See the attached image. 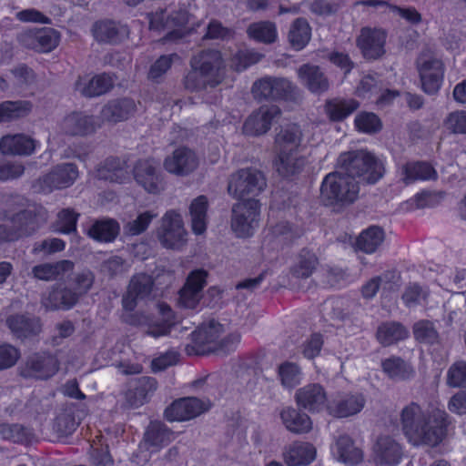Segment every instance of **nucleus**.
Returning a JSON list of instances; mask_svg holds the SVG:
<instances>
[{"label": "nucleus", "instance_id": "obj_53", "mask_svg": "<svg viewBox=\"0 0 466 466\" xmlns=\"http://www.w3.org/2000/svg\"><path fill=\"white\" fill-rule=\"evenodd\" d=\"M29 36L35 41L32 44V47L38 52H49L56 48L59 43V35L52 28L41 29L34 35Z\"/></svg>", "mask_w": 466, "mask_h": 466}, {"label": "nucleus", "instance_id": "obj_33", "mask_svg": "<svg viewBox=\"0 0 466 466\" xmlns=\"http://www.w3.org/2000/svg\"><path fill=\"white\" fill-rule=\"evenodd\" d=\"M332 452L338 461L350 465H356L363 461V451L355 446L351 438L341 435L332 447Z\"/></svg>", "mask_w": 466, "mask_h": 466}, {"label": "nucleus", "instance_id": "obj_26", "mask_svg": "<svg viewBox=\"0 0 466 466\" xmlns=\"http://www.w3.org/2000/svg\"><path fill=\"white\" fill-rule=\"evenodd\" d=\"M98 126L92 116L74 112L61 121L60 129L66 135L86 136L93 133Z\"/></svg>", "mask_w": 466, "mask_h": 466}, {"label": "nucleus", "instance_id": "obj_44", "mask_svg": "<svg viewBox=\"0 0 466 466\" xmlns=\"http://www.w3.org/2000/svg\"><path fill=\"white\" fill-rule=\"evenodd\" d=\"M318 263V258L313 252L302 249L296 257L290 273L297 279H307L312 275Z\"/></svg>", "mask_w": 466, "mask_h": 466}, {"label": "nucleus", "instance_id": "obj_11", "mask_svg": "<svg viewBox=\"0 0 466 466\" xmlns=\"http://www.w3.org/2000/svg\"><path fill=\"white\" fill-rule=\"evenodd\" d=\"M297 90L286 78L264 77L254 83L252 92L255 97L265 99H290Z\"/></svg>", "mask_w": 466, "mask_h": 466}, {"label": "nucleus", "instance_id": "obj_56", "mask_svg": "<svg viewBox=\"0 0 466 466\" xmlns=\"http://www.w3.org/2000/svg\"><path fill=\"white\" fill-rule=\"evenodd\" d=\"M356 128L362 133H376L381 128L380 118L370 112H361L358 114L354 120Z\"/></svg>", "mask_w": 466, "mask_h": 466}, {"label": "nucleus", "instance_id": "obj_40", "mask_svg": "<svg viewBox=\"0 0 466 466\" xmlns=\"http://www.w3.org/2000/svg\"><path fill=\"white\" fill-rule=\"evenodd\" d=\"M74 264L70 260H61L56 263H44L33 268L34 277L41 280H53L63 277L73 270Z\"/></svg>", "mask_w": 466, "mask_h": 466}, {"label": "nucleus", "instance_id": "obj_8", "mask_svg": "<svg viewBox=\"0 0 466 466\" xmlns=\"http://www.w3.org/2000/svg\"><path fill=\"white\" fill-rule=\"evenodd\" d=\"M260 214L259 202L254 198L243 200L233 206L231 228L239 238L253 235L258 227Z\"/></svg>", "mask_w": 466, "mask_h": 466}, {"label": "nucleus", "instance_id": "obj_19", "mask_svg": "<svg viewBox=\"0 0 466 466\" xmlns=\"http://www.w3.org/2000/svg\"><path fill=\"white\" fill-rule=\"evenodd\" d=\"M208 272L195 269L188 275L184 287L179 292V305L187 309H194L202 298V290L206 285Z\"/></svg>", "mask_w": 466, "mask_h": 466}, {"label": "nucleus", "instance_id": "obj_22", "mask_svg": "<svg viewBox=\"0 0 466 466\" xmlns=\"http://www.w3.org/2000/svg\"><path fill=\"white\" fill-rule=\"evenodd\" d=\"M361 393H344L329 401L328 412L337 418H347L358 414L365 406Z\"/></svg>", "mask_w": 466, "mask_h": 466}, {"label": "nucleus", "instance_id": "obj_3", "mask_svg": "<svg viewBox=\"0 0 466 466\" xmlns=\"http://www.w3.org/2000/svg\"><path fill=\"white\" fill-rule=\"evenodd\" d=\"M338 165L343 172L349 173L355 179L369 184L379 181L384 174V161L367 150L341 153Z\"/></svg>", "mask_w": 466, "mask_h": 466}, {"label": "nucleus", "instance_id": "obj_1", "mask_svg": "<svg viewBox=\"0 0 466 466\" xmlns=\"http://www.w3.org/2000/svg\"><path fill=\"white\" fill-rule=\"evenodd\" d=\"M447 413L439 408L424 410L416 402L404 406L400 411L401 431L413 446H436L445 437Z\"/></svg>", "mask_w": 466, "mask_h": 466}, {"label": "nucleus", "instance_id": "obj_63", "mask_svg": "<svg viewBox=\"0 0 466 466\" xmlns=\"http://www.w3.org/2000/svg\"><path fill=\"white\" fill-rule=\"evenodd\" d=\"M77 214L73 210L64 209L57 215L56 230L61 233L68 234L76 230Z\"/></svg>", "mask_w": 466, "mask_h": 466}, {"label": "nucleus", "instance_id": "obj_62", "mask_svg": "<svg viewBox=\"0 0 466 466\" xmlns=\"http://www.w3.org/2000/svg\"><path fill=\"white\" fill-rule=\"evenodd\" d=\"M262 56L254 51H240L231 61V66L237 71H242L249 66L258 63Z\"/></svg>", "mask_w": 466, "mask_h": 466}, {"label": "nucleus", "instance_id": "obj_34", "mask_svg": "<svg viewBox=\"0 0 466 466\" xmlns=\"http://www.w3.org/2000/svg\"><path fill=\"white\" fill-rule=\"evenodd\" d=\"M35 148V141L22 134L5 136L0 140V152L4 155H30Z\"/></svg>", "mask_w": 466, "mask_h": 466}, {"label": "nucleus", "instance_id": "obj_45", "mask_svg": "<svg viewBox=\"0 0 466 466\" xmlns=\"http://www.w3.org/2000/svg\"><path fill=\"white\" fill-rule=\"evenodd\" d=\"M359 106L354 99L334 98L326 102L325 111L332 121H340L352 114Z\"/></svg>", "mask_w": 466, "mask_h": 466}, {"label": "nucleus", "instance_id": "obj_39", "mask_svg": "<svg viewBox=\"0 0 466 466\" xmlns=\"http://www.w3.org/2000/svg\"><path fill=\"white\" fill-rule=\"evenodd\" d=\"M400 178L406 185L419 180L436 179V170L428 163L413 162L403 165L400 169Z\"/></svg>", "mask_w": 466, "mask_h": 466}, {"label": "nucleus", "instance_id": "obj_32", "mask_svg": "<svg viewBox=\"0 0 466 466\" xmlns=\"http://www.w3.org/2000/svg\"><path fill=\"white\" fill-rule=\"evenodd\" d=\"M298 77L310 92L320 94L329 89V81L317 66L305 64L298 71Z\"/></svg>", "mask_w": 466, "mask_h": 466}, {"label": "nucleus", "instance_id": "obj_60", "mask_svg": "<svg viewBox=\"0 0 466 466\" xmlns=\"http://www.w3.org/2000/svg\"><path fill=\"white\" fill-rule=\"evenodd\" d=\"M78 423L76 421L73 414L69 411H64L56 418L53 430L61 436L72 434Z\"/></svg>", "mask_w": 466, "mask_h": 466}, {"label": "nucleus", "instance_id": "obj_12", "mask_svg": "<svg viewBox=\"0 0 466 466\" xmlns=\"http://www.w3.org/2000/svg\"><path fill=\"white\" fill-rule=\"evenodd\" d=\"M199 166V157L188 147H180L168 155L163 162L165 170L172 175L187 177Z\"/></svg>", "mask_w": 466, "mask_h": 466}, {"label": "nucleus", "instance_id": "obj_50", "mask_svg": "<svg viewBox=\"0 0 466 466\" xmlns=\"http://www.w3.org/2000/svg\"><path fill=\"white\" fill-rule=\"evenodd\" d=\"M384 240V232L379 227H370L364 230L357 240V247L366 252L373 253Z\"/></svg>", "mask_w": 466, "mask_h": 466}, {"label": "nucleus", "instance_id": "obj_6", "mask_svg": "<svg viewBox=\"0 0 466 466\" xmlns=\"http://www.w3.org/2000/svg\"><path fill=\"white\" fill-rule=\"evenodd\" d=\"M156 235L163 248L181 250L187 242V231L181 214L175 210L167 211L159 221Z\"/></svg>", "mask_w": 466, "mask_h": 466}, {"label": "nucleus", "instance_id": "obj_24", "mask_svg": "<svg viewBox=\"0 0 466 466\" xmlns=\"http://www.w3.org/2000/svg\"><path fill=\"white\" fill-rule=\"evenodd\" d=\"M403 451L401 445L390 436H380L372 449V458L377 464L395 466L400 463Z\"/></svg>", "mask_w": 466, "mask_h": 466}, {"label": "nucleus", "instance_id": "obj_38", "mask_svg": "<svg viewBox=\"0 0 466 466\" xmlns=\"http://www.w3.org/2000/svg\"><path fill=\"white\" fill-rule=\"evenodd\" d=\"M280 419L286 429L293 433H307L312 429L310 418L292 407L283 408L280 411Z\"/></svg>", "mask_w": 466, "mask_h": 466}, {"label": "nucleus", "instance_id": "obj_52", "mask_svg": "<svg viewBox=\"0 0 466 466\" xmlns=\"http://www.w3.org/2000/svg\"><path fill=\"white\" fill-rule=\"evenodd\" d=\"M278 375L281 385L286 389H293L300 384L303 374L301 369L293 362L286 361L278 368Z\"/></svg>", "mask_w": 466, "mask_h": 466}, {"label": "nucleus", "instance_id": "obj_4", "mask_svg": "<svg viewBox=\"0 0 466 466\" xmlns=\"http://www.w3.org/2000/svg\"><path fill=\"white\" fill-rule=\"evenodd\" d=\"M149 29L156 32H166L167 40L182 38L199 26L191 21L189 14L184 10H157L147 15Z\"/></svg>", "mask_w": 466, "mask_h": 466}, {"label": "nucleus", "instance_id": "obj_58", "mask_svg": "<svg viewBox=\"0 0 466 466\" xmlns=\"http://www.w3.org/2000/svg\"><path fill=\"white\" fill-rule=\"evenodd\" d=\"M0 435L3 439L14 442H25L28 441L31 433L22 425L2 423L0 424Z\"/></svg>", "mask_w": 466, "mask_h": 466}, {"label": "nucleus", "instance_id": "obj_21", "mask_svg": "<svg viewBox=\"0 0 466 466\" xmlns=\"http://www.w3.org/2000/svg\"><path fill=\"white\" fill-rule=\"evenodd\" d=\"M309 161L303 150L274 153L273 166L276 171L284 177H290L301 173Z\"/></svg>", "mask_w": 466, "mask_h": 466}, {"label": "nucleus", "instance_id": "obj_57", "mask_svg": "<svg viewBox=\"0 0 466 466\" xmlns=\"http://www.w3.org/2000/svg\"><path fill=\"white\" fill-rule=\"evenodd\" d=\"M157 217V213L154 211H144L138 214L134 220L129 221L125 226V230L131 236L139 235L148 228L151 221Z\"/></svg>", "mask_w": 466, "mask_h": 466}, {"label": "nucleus", "instance_id": "obj_7", "mask_svg": "<svg viewBox=\"0 0 466 466\" xmlns=\"http://www.w3.org/2000/svg\"><path fill=\"white\" fill-rule=\"evenodd\" d=\"M45 221L44 214L33 215L31 210L19 212L12 217L5 215L0 224V240L15 241L23 235L32 233Z\"/></svg>", "mask_w": 466, "mask_h": 466}, {"label": "nucleus", "instance_id": "obj_37", "mask_svg": "<svg viewBox=\"0 0 466 466\" xmlns=\"http://www.w3.org/2000/svg\"><path fill=\"white\" fill-rule=\"evenodd\" d=\"M11 331L18 338H29L39 334L42 323L39 318H28L24 315L11 316L6 319Z\"/></svg>", "mask_w": 466, "mask_h": 466}, {"label": "nucleus", "instance_id": "obj_29", "mask_svg": "<svg viewBox=\"0 0 466 466\" xmlns=\"http://www.w3.org/2000/svg\"><path fill=\"white\" fill-rule=\"evenodd\" d=\"M317 451L313 444L295 441L283 452L284 461L288 466H305L316 459Z\"/></svg>", "mask_w": 466, "mask_h": 466}, {"label": "nucleus", "instance_id": "obj_42", "mask_svg": "<svg viewBox=\"0 0 466 466\" xmlns=\"http://www.w3.org/2000/svg\"><path fill=\"white\" fill-rule=\"evenodd\" d=\"M158 309L163 319L162 323H151L147 317H143L137 322L139 325H146L147 327V333L154 338L167 335L174 324L172 309L165 304H160Z\"/></svg>", "mask_w": 466, "mask_h": 466}, {"label": "nucleus", "instance_id": "obj_43", "mask_svg": "<svg viewBox=\"0 0 466 466\" xmlns=\"http://www.w3.org/2000/svg\"><path fill=\"white\" fill-rule=\"evenodd\" d=\"M249 38L263 44H272L278 39L277 25L271 21L252 23L247 29Z\"/></svg>", "mask_w": 466, "mask_h": 466}, {"label": "nucleus", "instance_id": "obj_51", "mask_svg": "<svg viewBox=\"0 0 466 466\" xmlns=\"http://www.w3.org/2000/svg\"><path fill=\"white\" fill-rule=\"evenodd\" d=\"M27 101H5L0 104V122H8L25 116L31 111Z\"/></svg>", "mask_w": 466, "mask_h": 466}, {"label": "nucleus", "instance_id": "obj_16", "mask_svg": "<svg viewBox=\"0 0 466 466\" xmlns=\"http://www.w3.org/2000/svg\"><path fill=\"white\" fill-rule=\"evenodd\" d=\"M172 439V432L165 425L152 422L147 427L144 440L139 445V455L147 461L151 453L158 451Z\"/></svg>", "mask_w": 466, "mask_h": 466}, {"label": "nucleus", "instance_id": "obj_28", "mask_svg": "<svg viewBox=\"0 0 466 466\" xmlns=\"http://www.w3.org/2000/svg\"><path fill=\"white\" fill-rule=\"evenodd\" d=\"M111 76L100 74L94 76H81L76 83V90L85 96H97L106 93L113 86Z\"/></svg>", "mask_w": 466, "mask_h": 466}, {"label": "nucleus", "instance_id": "obj_10", "mask_svg": "<svg viewBox=\"0 0 466 466\" xmlns=\"http://www.w3.org/2000/svg\"><path fill=\"white\" fill-rule=\"evenodd\" d=\"M417 68L423 91L430 95L437 93L444 78L441 60L431 54L424 53L417 60Z\"/></svg>", "mask_w": 466, "mask_h": 466}, {"label": "nucleus", "instance_id": "obj_5", "mask_svg": "<svg viewBox=\"0 0 466 466\" xmlns=\"http://www.w3.org/2000/svg\"><path fill=\"white\" fill-rule=\"evenodd\" d=\"M359 185L349 173L331 172L325 176L320 186V199L327 206L346 205L355 201Z\"/></svg>", "mask_w": 466, "mask_h": 466}, {"label": "nucleus", "instance_id": "obj_15", "mask_svg": "<svg viewBox=\"0 0 466 466\" xmlns=\"http://www.w3.org/2000/svg\"><path fill=\"white\" fill-rule=\"evenodd\" d=\"M299 408L309 412H319L327 410L329 404L327 392L319 383H309L298 389L294 395Z\"/></svg>", "mask_w": 466, "mask_h": 466}, {"label": "nucleus", "instance_id": "obj_41", "mask_svg": "<svg viewBox=\"0 0 466 466\" xmlns=\"http://www.w3.org/2000/svg\"><path fill=\"white\" fill-rule=\"evenodd\" d=\"M311 38V27L304 18L296 19L289 27L288 39L297 51L302 50Z\"/></svg>", "mask_w": 466, "mask_h": 466}, {"label": "nucleus", "instance_id": "obj_64", "mask_svg": "<svg viewBox=\"0 0 466 466\" xmlns=\"http://www.w3.org/2000/svg\"><path fill=\"white\" fill-rule=\"evenodd\" d=\"M25 172V167L18 161H1L0 160V180L5 181L21 177Z\"/></svg>", "mask_w": 466, "mask_h": 466}, {"label": "nucleus", "instance_id": "obj_48", "mask_svg": "<svg viewBox=\"0 0 466 466\" xmlns=\"http://www.w3.org/2000/svg\"><path fill=\"white\" fill-rule=\"evenodd\" d=\"M408 335V330L402 325L395 322L384 323L379 327L377 331V338L384 346L402 340Z\"/></svg>", "mask_w": 466, "mask_h": 466}, {"label": "nucleus", "instance_id": "obj_25", "mask_svg": "<svg viewBox=\"0 0 466 466\" xmlns=\"http://www.w3.org/2000/svg\"><path fill=\"white\" fill-rule=\"evenodd\" d=\"M223 331V326L218 322L212 320L208 324H203L192 333V339L198 348L197 352L218 350L220 336Z\"/></svg>", "mask_w": 466, "mask_h": 466}, {"label": "nucleus", "instance_id": "obj_17", "mask_svg": "<svg viewBox=\"0 0 466 466\" xmlns=\"http://www.w3.org/2000/svg\"><path fill=\"white\" fill-rule=\"evenodd\" d=\"M280 115L276 106H263L253 112L243 125V133L258 137L266 134L271 127L273 120Z\"/></svg>", "mask_w": 466, "mask_h": 466}, {"label": "nucleus", "instance_id": "obj_59", "mask_svg": "<svg viewBox=\"0 0 466 466\" xmlns=\"http://www.w3.org/2000/svg\"><path fill=\"white\" fill-rule=\"evenodd\" d=\"M157 389L156 380L152 378L143 377L137 380V386L135 388L136 392L134 398H130V403L138 406L144 403L148 393L153 392Z\"/></svg>", "mask_w": 466, "mask_h": 466}, {"label": "nucleus", "instance_id": "obj_2", "mask_svg": "<svg viewBox=\"0 0 466 466\" xmlns=\"http://www.w3.org/2000/svg\"><path fill=\"white\" fill-rule=\"evenodd\" d=\"M191 70L185 77V87L194 92H209L220 85L225 76V66L221 54L207 50L194 56Z\"/></svg>", "mask_w": 466, "mask_h": 466}, {"label": "nucleus", "instance_id": "obj_35", "mask_svg": "<svg viewBox=\"0 0 466 466\" xmlns=\"http://www.w3.org/2000/svg\"><path fill=\"white\" fill-rule=\"evenodd\" d=\"M77 300V296L71 290L54 287L48 293L42 297L41 303L46 309H67L73 307Z\"/></svg>", "mask_w": 466, "mask_h": 466}, {"label": "nucleus", "instance_id": "obj_20", "mask_svg": "<svg viewBox=\"0 0 466 466\" xmlns=\"http://www.w3.org/2000/svg\"><path fill=\"white\" fill-rule=\"evenodd\" d=\"M386 33L378 28L364 27L357 38V46L364 57L377 59L385 53Z\"/></svg>", "mask_w": 466, "mask_h": 466}, {"label": "nucleus", "instance_id": "obj_14", "mask_svg": "<svg viewBox=\"0 0 466 466\" xmlns=\"http://www.w3.org/2000/svg\"><path fill=\"white\" fill-rule=\"evenodd\" d=\"M78 177V171L73 164H63L40 178L35 184V188L37 191L48 193L54 189L67 187L74 183Z\"/></svg>", "mask_w": 466, "mask_h": 466}, {"label": "nucleus", "instance_id": "obj_54", "mask_svg": "<svg viewBox=\"0 0 466 466\" xmlns=\"http://www.w3.org/2000/svg\"><path fill=\"white\" fill-rule=\"evenodd\" d=\"M127 172L121 163L115 158L109 159L97 169V177L100 179L122 183L127 178Z\"/></svg>", "mask_w": 466, "mask_h": 466}, {"label": "nucleus", "instance_id": "obj_55", "mask_svg": "<svg viewBox=\"0 0 466 466\" xmlns=\"http://www.w3.org/2000/svg\"><path fill=\"white\" fill-rule=\"evenodd\" d=\"M446 383L451 388L466 386V361L458 360L452 363L447 370Z\"/></svg>", "mask_w": 466, "mask_h": 466}, {"label": "nucleus", "instance_id": "obj_46", "mask_svg": "<svg viewBox=\"0 0 466 466\" xmlns=\"http://www.w3.org/2000/svg\"><path fill=\"white\" fill-rule=\"evenodd\" d=\"M208 200L205 196L195 198L189 208L192 231L196 235H202L207 228Z\"/></svg>", "mask_w": 466, "mask_h": 466}, {"label": "nucleus", "instance_id": "obj_9", "mask_svg": "<svg viewBox=\"0 0 466 466\" xmlns=\"http://www.w3.org/2000/svg\"><path fill=\"white\" fill-rule=\"evenodd\" d=\"M266 187V179L263 174L255 169H240L231 175L228 192L238 199L246 197H255Z\"/></svg>", "mask_w": 466, "mask_h": 466}, {"label": "nucleus", "instance_id": "obj_61", "mask_svg": "<svg viewBox=\"0 0 466 466\" xmlns=\"http://www.w3.org/2000/svg\"><path fill=\"white\" fill-rule=\"evenodd\" d=\"M445 128L454 134H466V112L455 111L450 113L445 118Z\"/></svg>", "mask_w": 466, "mask_h": 466}, {"label": "nucleus", "instance_id": "obj_49", "mask_svg": "<svg viewBox=\"0 0 466 466\" xmlns=\"http://www.w3.org/2000/svg\"><path fill=\"white\" fill-rule=\"evenodd\" d=\"M119 232V226L113 219L96 221L88 230V235L98 241L110 242Z\"/></svg>", "mask_w": 466, "mask_h": 466}, {"label": "nucleus", "instance_id": "obj_18", "mask_svg": "<svg viewBox=\"0 0 466 466\" xmlns=\"http://www.w3.org/2000/svg\"><path fill=\"white\" fill-rule=\"evenodd\" d=\"M208 407V403L197 398H184L167 407L165 417L170 421L188 420L203 413Z\"/></svg>", "mask_w": 466, "mask_h": 466}, {"label": "nucleus", "instance_id": "obj_36", "mask_svg": "<svg viewBox=\"0 0 466 466\" xmlns=\"http://www.w3.org/2000/svg\"><path fill=\"white\" fill-rule=\"evenodd\" d=\"M93 35L99 42H117L127 37L129 31L127 25L113 21H98L93 25Z\"/></svg>", "mask_w": 466, "mask_h": 466}, {"label": "nucleus", "instance_id": "obj_30", "mask_svg": "<svg viewBox=\"0 0 466 466\" xmlns=\"http://www.w3.org/2000/svg\"><path fill=\"white\" fill-rule=\"evenodd\" d=\"M153 281L149 275L137 274L130 281L128 289L123 298V307L127 310H133L138 299L147 296L152 289Z\"/></svg>", "mask_w": 466, "mask_h": 466}, {"label": "nucleus", "instance_id": "obj_47", "mask_svg": "<svg viewBox=\"0 0 466 466\" xmlns=\"http://www.w3.org/2000/svg\"><path fill=\"white\" fill-rule=\"evenodd\" d=\"M381 367L387 376L395 380H407L414 374L412 367L399 357L385 359Z\"/></svg>", "mask_w": 466, "mask_h": 466}, {"label": "nucleus", "instance_id": "obj_23", "mask_svg": "<svg viewBox=\"0 0 466 466\" xmlns=\"http://www.w3.org/2000/svg\"><path fill=\"white\" fill-rule=\"evenodd\" d=\"M134 177L149 193H157L162 188L158 164L154 159L139 160L134 167Z\"/></svg>", "mask_w": 466, "mask_h": 466}, {"label": "nucleus", "instance_id": "obj_13", "mask_svg": "<svg viewBox=\"0 0 466 466\" xmlns=\"http://www.w3.org/2000/svg\"><path fill=\"white\" fill-rule=\"evenodd\" d=\"M59 369L58 360L49 354H34L20 367V374L25 378L46 380L54 376Z\"/></svg>", "mask_w": 466, "mask_h": 466}, {"label": "nucleus", "instance_id": "obj_27", "mask_svg": "<svg viewBox=\"0 0 466 466\" xmlns=\"http://www.w3.org/2000/svg\"><path fill=\"white\" fill-rule=\"evenodd\" d=\"M302 131L299 126L292 124L281 127L274 140V153L303 150Z\"/></svg>", "mask_w": 466, "mask_h": 466}, {"label": "nucleus", "instance_id": "obj_31", "mask_svg": "<svg viewBox=\"0 0 466 466\" xmlns=\"http://www.w3.org/2000/svg\"><path fill=\"white\" fill-rule=\"evenodd\" d=\"M137 111V105L130 98L116 99L108 102L101 110L103 121L116 123L132 116Z\"/></svg>", "mask_w": 466, "mask_h": 466}]
</instances>
